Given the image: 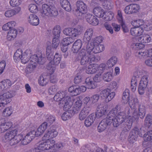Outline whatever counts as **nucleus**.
I'll use <instances>...</instances> for the list:
<instances>
[{"label": "nucleus", "mask_w": 152, "mask_h": 152, "mask_svg": "<svg viewBox=\"0 0 152 152\" xmlns=\"http://www.w3.org/2000/svg\"><path fill=\"white\" fill-rule=\"evenodd\" d=\"M42 16L43 17L55 18L58 15L56 9L53 6L44 4L42 5Z\"/></svg>", "instance_id": "f03ea898"}, {"label": "nucleus", "mask_w": 152, "mask_h": 152, "mask_svg": "<svg viewBox=\"0 0 152 152\" xmlns=\"http://www.w3.org/2000/svg\"><path fill=\"white\" fill-rule=\"evenodd\" d=\"M121 109V105L120 104L116 105L107 114L108 117L115 120L118 116V113L120 112Z\"/></svg>", "instance_id": "ddd939ff"}, {"label": "nucleus", "mask_w": 152, "mask_h": 152, "mask_svg": "<svg viewBox=\"0 0 152 152\" xmlns=\"http://www.w3.org/2000/svg\"><path fill=\"white\" fill-rule=\"evenodd\" d=\"M45 142H39L38 147L32 148L30 151L31 152H46L44 151V147L45 146Z\"/></svg>", "instance_id": "cd10ccee"}, {"label": "nucleus", "mask_w": 152, "mask_h": 152, "mask_svg": "<svg viewBox=\"0 0 152 152\" xmlns=\"http://www.w3.org/2000/svg\"><path fill=\"white\" fill-rule=\"evenodd\" d=\"M130 97L129 90L128 89H126L123 93L122 99L123 100L127 101Z\"/></svg>", "instance_id": "4d7b16f0"}, {"label": "nucleus", "mask_w": 152, "mask_h": 152, "mask_svg": "<svg viewBox=\"0 0 152 152\" xmlns=\"http://www.w3.org/2000/svg\"><path fill=\"white\" fill-rule=\"evenodd\" d=\"M82 41L80 39L77 40L73 44L72 50L74 53H77L82 46Z\"/></svg>", "instance_id": "2f4dec72"}, {"label": "nucleus", "mask_w": 152, "mask_h": 152, "mask_svg": "<svg viewBox=\"0 0 152 152\" xmlns=\"http://www.w3.org/2000/svg\"><path fill=\"white\" fill-rule=\"evenodd\" d=\"M121 115L118 114L117 118L115 120H113L111 118L108 117L107 115V117L102 120L99 124L98 126V132H101L104 131L107 128L108 125H110L112 123L115 127L118 126L123 120L122 116L124 114L121 113Z\"/></svg>", "instance_id": "f257e3e1"}, {"label": "nucleus", "mask_w": 152, "mask_h": 152, "mask_svg": "<svg viewBox=\"0 0 152 152\" xmlns=\"http://www.w3.org/2000/svg\"><path fill=\"white\" fill-rule=\"evenodd\" d=\"M117 61V58L115 56L111 57L107 62L109 68L113 66L116 63Z\"/></svg>", "instance_id": "49530a36"}, {"label": "nucleus", "mask_w": 152, "mask_h": 152, "mask_svg": "<svg viewBox=\"0 0 152 152\" xmlns=\"http://www.w3.org/2000/svg\"><path fill=\"white\" fill-rule=\"evenodd\" d=\"M121 113H123L124 114L122 116V118L123 120L120 125L121 124V128L122 129L123 131L126 132L128 131L131 129L132 125V120L128 118H127L125 113L124 112H120L118 115H121Z\"/></svg>", "instance_id": "423d86ee"}, {"label": "nucleus", "mask_w": 152, "mask_h": 152, "mask_svg": "<svg viewBox=\"0 0 152 152\" xmlns=\"http://www.w3.org/2000/svg\"><path fill=\"white\" fill-rule=\"evenodd\" d=\"M14 92L12 91H10L5 92L0 97V107H3L5 105L11 101V98L13 96Z\"/></svg>", "instance_id": "39448f33"}, {"label": "nucleus", "mask_w": 152, "mask_h": 152, "mask_svg": "<svg viewBox=\"0 0 152 152\" xmlns=\"http://www.w3.org/2000/svg\"><path fill=\"white\" fill-rule=\"evenodd\" d=\"M55 120V117L53 115H49L47 118V122L48 124V126H50L53 123Z\"/></svg>", "instance_id": "0e129e2a"}, {"label": "nucleus", "mask_w": 152, "mask_h": 152, "mask_svg": "<svg viewBox=\"0 0 152 152\" xmlns=\"http://www.w3.org/2000/svg\"><path fill=\"white\" fill-rule=\"evenodd\" d=\"M48 81V80L47 78V76L45 75H41L38 80L39 85L42 86L46 85Z\"/></svg>", "instance_id": "c03bdc74"}, {"label": "nucleus", "mask_w": 152, "mask_h": 152, "mask_svg": "<svg viewBox=\"0 0 152 152\" xmlns=\"http://www.w3.org/2000/svg\"><path fill=\"white\" fill-rule=\"evenodd\" d=\"M91 110L89 107H84L81 111L79 114V118L80 120H84L88 114Z\"/></svg>", "instance_id": "a211bd4d"}, {"label": "nucleus", "mask_w": 152, "mask_h": 152, "mask_svg": "<svg viewBox=\"0 0 152 152\" xmlns=\"http://www.w3.org/2000/svg\"><path fill=\"white\" fill-rule=\"evenodd\" d=\"M22 52V50L21 49H19L16 50L13 57L14 61L15 62L20 60V57L23 55Z\"/></svg>", "instance_id": "37998d69"}, {"label": "nucleus", "mask_w": 152, "mask_h": 152, "mask_svg": "<svg viewBox=\"0 0 152 152\" xmlns=\"http://www.w3.org/2000/svg\"><path fill=\"white\" fill-rule=\"evenodd\" d=\"M147 83L140 82L139 85L138 87V91L140 94H143L148 85Z\"/></svg>", "instance_id": "79ce46f5"}, {"label": "nucleus", "mask_w": 152, "mask_h": 152, "mask_svg": "<svg viewBox=\"0 0 152 152\" xmlns=\"http://www.w3.org/2000/svg\"><path fill=\"white\" fill-rule=\"evenodd\" d=\"M91 52L86 49L83 48L79 52L80 57V63L83 65H87L90 64V55Z\"/></svg>", "instance_id": "7ed1b4c3"}, {"label": "nucleus", "mask_w": 152, "mask_h": 152, "mask_svg": "<svg viewBox=\"0 0 152 152\" xmlns=\"http://www.w3.org/2000/svg\"><path fill=\"white\" fill-rule=\"evenodd\" d=\"M29 11L32 13H35L38 11V8L36 5L31 4L29 6Z\"/></svg>", "instance_id": "052dcab7"}, {"label": "nucleus", "mask_w": 152, "mask_h": 152, "mask_svg": "<svg viewBox=\"0 0 152 152\" xmlns=\"http://www.w3.org/2000/svg\"><path fill=\"white\" fill-rule=\"evenodd\" d=\"M28 21L29 23L33 26H37L39 23V20L38 18L34 14H31L29 15Z\"/></svg>", "instance_id": "6ab92c4d"}, {"label": "nucleus", "mask_w": 152, "mask_h": 152, "mask_svg": "<svg viewBox=\"0 0 152 152\" xmlns=\"http://www.w3.org/2000/svg\"><path fill=\"white\" fill-rule=\"evenodd\" d=\"M49 134L50 135L51 138L56 137L58 135V132L55 129H53L52 128H50L49 129Z\"/></svg>", "instance_id": "680f3d73"}, {"label": "nucleus", "mask_w": 152, "mask_h": 152, "mask_svg": "<svg viewBox=\"0 0 152 152\" xmlns=\"http://www.w3.org/2000/svg\"><path fill=\"white\" fill-rule=\"evenodd\" d=\"M16 24V23L13 21L8 22L4 24L2 26L3 30L7 31L14 27Z\"/></svg>", "instance_id": "ea45409f"}, {"label": "nucleus", "mask_w": 152, "mask_h": 152, "mask_svg": "<svg viewBox=\"0 0 152 152\" xmlns=\"http://www.w3.org/2000/svg\"><path fill=\"white\" fill-rule=\"evenodd\" d=\"M46 55L49 63L47 65L48 69H50L51 67L52 63H53V59L54 58L53 52L51 50V47L48 46L47 47L46 50Z\"/></svg>", "instance_id": "f8f14e48"}, {"label": "nucleus", "mask_w": 152, "mask_h": 152, "mask_svg": "<svg viewBox=\"0 0 152 152\" xmlns=\"http://www.w3.org/2000/svg\"><path fill=\"white\" fill-rule=\"evenodd\" d=\"M17 130L14 129L10 131H8L4 135V138L6 142H9L12 139L17 133Z\"/></svg>", "instance_id": "393cba45"}, {"label": "nucleus", "mask_w": 152, "mask_h": 152, "mask_svg": "<svg viewBox=\"0 0 152 152\" xmlns=\"http://www.w3.org/2000/svg\"><path fill=\"white\" fill-rule=\"evenodd\" d=\"M23 134H20L18 135H16L9 142L10 145L11 146L14 145L18 143L22 139Z\"/></svg>", "instance_id": "c85d7f7f"}, {"label": "nucleus", "mask_w": 152, "mask_h": 152, "mask_svg": "<svg viewBox=\"0 0 152 152\" xmlns=\"http://www.w3.org/2000/svg\"><path fill=\"white\" fill-rule=\"evenodd\" d=\"M76 5L77 8L75 10V14L77 16H81L87 12V6L83 1H78L76 2Z\"/></svg>", "instance_id": "0eeeda50"}, {"label": "nucleus", "mask_w": 152, "mask_h": 152, "mask_svg": "<svg viewBox=\"0 0 152 152\" xmlns=\"http://www.w3.org/2000/svg\"><path fill=\"white\" fill-rule=\"evenodd\" d=\"M67 91H65L62 92H58L54 97V100L57 102H60V103L62 101L66 99V97L69 96L67 94Z\"/></svg>", "instance_id": "dca6fc26"}, {"label": "nucleus", "mask_w": 152, "mask_h": 152, "mask_svg": "<svg viewBox=\"0 0 152 152\" xmlns=\"http://www.w3.org/2000/svg\"><path fill=\"white\" fill-rule=\"evenodd\" d=\"M143 29L147 31H149L152 29V24L148 23H144L142 27Z\"/></svg>", "instance_id": "774afa93"}, {"label": "nucleus", "mask_w": 152, "mask_h": 152, "mask_svg": "<svg viewBox=\"0 0 152 152\" xmlns=\"http://www.w3.org/2000/svg\"><path fill=\"white\" fill-rule=\"evenodd\" d=\"M106 107L99 105L97 108V111L96 113V116L99 118L106 114Z\"/></svg>", "instance_id": "aec40b11"}, {"label": "nucleus", "mask_w": 152, "mask_h": 152, "mask_svg": "<svg viewBox=\"0 0 152 152\" xmlns=\"http://www.w3.org/2000/svg\"><path fill=\"white\" fill-rule=\"evenodd\" d=\"M103 80L107 82L110 81L113 78V76L111 73L108 72L104 74L103 76Z\"/></svg>", "instance_id": "8fccbe9b"}, {"label": "nucleus", "mask_w": 152, "mask_h": 152, "mask_svg": "<svg viewBox=\"0 0 152 152\" xmlns=\"http://www.w3.org/2000/svg\"><path fill=\"white\" fill-rule=\"evenodd\" d=\"M110 89L107 88L102 91L100 92L101 97L105 99V101L107 102L110 101L114 97L115 94L114 92H110Z\"/></svg>", "instance_id": "9d476101"}, {"label": "nucleus", "mask_w": 152, "mask_h": 152, "mask_svg": "<svg viewBox=\"0 0 152 152\" xmlns=\"http://www.w3.org/2000/svg\"><path fill=\"white\" fill-rule=\"evenodd\" d=\"M143 32L142 27H134L130 29V33L133 36H137L141 35Z\"/></svg>", "instance_id": "5701e85b"}, {"label": "nucleus", "mask_w": 152, "mask_h": 152, "mask_svg": "<svg viewBox=\"0 0 152 152\" xmlns=\"http://www.w3.org/2000/svg\"><path fill=\"white\" fill-rule=\"evenodd\" d=\"M85 83L88 89H94L96 87L95 82L90 77H88L86 79Z\"/></svg>", "instance_id": "4c0bfd02"}, {"label": "nucleus", "mask_w": 152, "mask_h": 152, "mask_svg": "<svg viewBox=\"0 0 152 152\" xmlns=\"http://www.w3.org/2000/svg\"><path fill=\"white\" fill-rule=\"evenodd\" d=\"M86 48L91 52H93L94 53H97L102 52L104 50V47L101 44H92L91 43H88L87 44Z\"/></svg>", "instance_id": "6e6552de"}, {"label": "nucleus", "mask_w": 152, "mask_h": 152, "mask_svg": "<svg viewBox=\"0 0 152 152\" xmlns=\"http://www.w3.org/2000/svg\"><path fill=\"white\" fill-rule=\"evenodd\" d=\"M144 124L146 127L149 128L152 124V116L149 114L147 115L145 118Z\"/></svg>", "instance_id": "a19ab883"}, {"label": "nucleus", "mask_w": 152, "mask_h": 152, "mask_svg": "<svg viewBox=\"0 0 152 152\" xmlns=\"http://www.w3.org/2000/svg\"><path fill=\"white\" fill-rule=\"evenodd\" d=\"M31 62L36 64L37 63L40 64H43L45 61V58L42 57V55L40 54L34 55L30 57Z\"/></svg>", "instance_id": "4468645a"}, {"label": "nucleus", "mask_w": 152, "mask_h": 152, "mask_svg": "<svg viewBox=\"0 0 152 152\" xmlns=\"http://www.w3.org/2000/svg\"><path fill=\"white\" fill-rule=\"evenodd\" d=\"M93 33V31L91 28H89L86 30L84 37V40L85 41L86 40L87 41H86V42H88L91 39Z\"/></svg>", "instance_id": "72a5a7b5"}, {"label": "nucleus", "mask_w": 152, "mask_h": 152, "mask_svg": "<svg viewBox=\"0 0 152 152\" xmlns=\"http://www.w3.org/2000/svg\"><path fill=\"white\" fill-rule=\"evenodd\" d=\"M21 62L24 64L27 63L29 60V57L28 56L26 52H25L23 53V55L20 57Z\"/></svg>", "instance_id": "864d4df0"}, {"label": "nucleus", "mask_w": 152, "mask_h": 152, "mask_svg": "<svg viewBox=\"0 0 152 152\" xmlns=\"http://www.w3.org/2000/svg\"><path fill=\"white\" fill-rule=\"evenodd\" d=\"M1 120L2 121H1L0 123L6 130L9 129L12 126V124L10 122H5V121L4 118H2V120H1Z\"/></svg>", "instance_id": "3c124183"}, {"label": "nucleus", "mask_w": 152, "mask_h": 152, "mask_svg": "<svg viewBox=\"0 0 152 152\" xmlns=\"http://www.w3.org/2000/svg\"><path fill=\"white\" fill-rule=\"evenodd\" d=\"M74 37H67L64 38L63 39V44L66 45H68L71 43L73 42L75 39H74Z\"/></svg>", "instance_id": "6e6d98bb"}, {"label": "nucleus", "mask_w": 152, "mask_h": 152, "mask_svg": "<svg viewBox=\"0 0 152 152\" xmlns=\"http://www.w3.org/2000/svg\"><path fill=\"white\" fill-rule=\"evenodd\" d=\"M138 41L142 43H147L150 42L151 40L150 35L147 34H144L137 39Z\"/></svg>", "instance_id": "c9c22d12"}, {"label": "nucleus", "mask_w": 152, "mask_h": 152, "mask_svg": "<svg viewBox=\"0 0 152 152\" xmlns=\"http://www.w3.org/2000/svg\"><path fill=\"white\" fill-rule=\"evenodd\" d=\"M144 23V22L143 20L142 19H138L132 22V24L134 27L140 28L141 26H143Z\"/></svg>", "instance_id": "5fc2aeb1"}, {"label": "nucleus", "mask_w": 152, "mask_h": 152, "mask_svg": "<svg viewBox=\"0 0 152 152\" xmlns=\"http://www.w3.org/2000/svg\"><path fill=\"white\" fill-rule=\"evenodd\" d=\"M59 43L58 38L54 37L52 43V48L54 49L57 48L59 45Z\"/></svg>", "instance_id": "338daca9"}, {"label": "nucleus", "mask_w": 152, "mask_h": 152, "mask_svg": "<svg viewBox=\"0 0 152 152\" xmlns=\"http://www.w3.org/2000/svg\"><path fill=\"white\" fill-rule=\"evenodd\" d=\"M139 134V129L137 127L135 128L132 130L129 134V139L130 141L133 142V140H136Z\"/></svg>", "instance_id": "b1692460"}, {"label": "nucleus", "mask_w": 152, "mask_h": 152, "mask_svg": "<svg viewBox=\"0 0 152 152\" xmlns=\"http://www.w3.org/2000/svg\"><path fill=\"white\" fill-rule=\"evenodd\" d=\"M94 15L99 18L103 17L105 12L104 10L100 7H95L93 10Z\"/></svg>", "instance_id": "c756f323"}, {"label": "nucleus", "mask_w": 152, "mask_h": 152, "mask_svg": "<svg viewBox=\"0 0 152 152\" xmlns=\"http://www.w3.org/2000/svg\"><path fill=\"white\" fill-rule=\"evenodd\" d=\"M61 56L58 53H56L54 56V58L53 59V63H52L51 67L50 69H48L51 70L52 72H54L56 70L57 66L59 64L61 60Z\"/></svg>", "instance_id": "2eb2a0df"}, {"label": "nucleus", "mask_w": 152, "mask_h": 152, "mask_svg": "<svg viewBox=\"0 0 152 152\" xmlns=\"http://www.w3.org/2000/svg\"><path fill=\"white\" fill-rule=\"evenodd\" d=\"M48 126V124L45 122L43 123L37 128V130L35 131L36 134V136L38 137L42 134L46 130Z\"/></svg>", "instance_id": "4be33fe9"}, {"label": "nucleus", "mask_w": 152, "mask_h": 152, "mask_svg": "<svg viewBox=\"0 0 152 152\" xmlns=\"http://www.w3.org/2000/svg\"><path fill=\"white\" fill-rule=\"evenodd\" d=\"M127 101L130 107L133 109H135L138 103V100L135 96H130Z\"/></svg>", "instance_id": "412c9836"}, {"label": "nucleus", "mask_w": 152, "mask_h": 152, "mask_svg": "<svg viewBox=\"0 0 152 152\" xmlns=\"http://www.w3.org/2000/svg\"><path fill=\"white\" fill-rule=\"evenodd\" d=\"M12 109L11 107H7L3 111V115L5 117L9 116L12 114Z\"/></svg>", "instance_id": "603ef678"}, {"label": "nucleus", "mask_w": 152, "mask_h": 152, "mask_svg": "<svg viewBox=\"0 0 152 152\" xmlns=\"http://www.w3.org/2000/svg\"><path fill=\"white\" fill-rule=\"evenodd\" d=\"M86 89V87L83 86H81L78 87L72 86L69 87L68 91L72 93L73 95L76 96L80 94L81 92H85Z\"/></svg>", "instance_id": "9b49d317"}, {"label": "nucleus", "mask_w": 152, "mask_h": 152, "mask_svg": "<svg viewBox=\"0 0 152 152\" xmlns=\"http://www.w3.org/2000/svg\"><path fill=\"white\" fill-rule=\"evenodd\" d=\"M17 34V30L14 28H12L8 32L7 35V39L9 40H13L16 37Z\"/></svg>", "instance_id": "f704fd0d"}, {"label": "nucleus", "mask_w": 152, "mask_h": 152, "mask_svg": "<svg viewBox=\"0 0 152 152\" xmlns=\"http://www.w3.org/2000/svg\"><path fill=\"white\" fill-rule=\"evenodd\" d=\"M60 4L62 8L66 11H70L71 10V6L68 0L60 1Z\"/></svg>", "instance_id": "58836bf2"}, {"label": "nucleus", "mask_w": 152, "mask_h": 152, "mask_svg": "<svg viewBox=\"0 0 152 152\" xmlns=\"http://www.w3.org/2000/svg\"><path fill=\"white\" fill-rule=\"evenodd\" d=\"M52 33L54 36V37L58 38L60 36L61 33V28L59 26H55L53 29Z\"/></svg>", "instance_id": "de8ad7c7"}, {"label": "nucleus", "mask_w": 152, "mask_h": 152, "mask_svg": "<svg viewBox=\"0 0 152 152\" xmlns=\"http://www.w3.org/2000/svg\"><path fill=\"white\" fill-rule=\"evenodd\" d=\"M105 17H102L105 21H110L111 20L113 17L114 14L111 12H106Z\"/></svg>", "instance_id": "bf43d9fd"}, {"label": "nucleus", "mask_w": 152, "mask_h": 152, "mask_svg": "<svg viewBox=\"0 0 152 152\" xmlns=\"http://www.w3.org/2000/svg\"><path fill=\"white\" fill-rule=\"evenodd\" d=\"M21 3V0H10V3L12 7L18 6Z\"/></svg>", "instance_id": "69168bd1"}, {"label": "nucleus", "mask_w": 152, "mask_h": 152, "mask_svg": "<svg viewBox=\"0 0 152 152\" xmlns=\"http://www.w3.org/2000/svg\"><path fill=\"white\" fill-rule=\"evenodd\" d=\"M82 30V28L80 26H78L75 28H65L64 30L63 33L66 35L75 37L81 34Z\"/></svg>", "instance_id": "20e7f679"}, {"label": "nucleus", "mask_w": 152, "mask_h": 152, "mask_svg": "<svg viewBox=\"0 0 152 152\" xmlns=\"http://www.w3.org/2000/svg\"><path fill=\"white\" fill-rule=\"evenodd\" d=\"M103 40V38L102 36L96 37L92 40V44H98L101 43Z\"/></svg>", "instance_id": "e2e57ef3"}, {"label": "nucleus", "mask_w": 152, "mask_h": 152, "mask_svg": "<svg viewBox=\"0 0 152 152\" xmlns=\"http://www.w3.org/2000/svg\"><path fill=\"white\" fill-rule=\"evenodd\" d=\"M144 140L145 142L150 141L152 140V130L147 132L144 135Z\"/></svg>", "instance_id": "09e8293b"}, {"label": "nucleus", "mask_w": 152, "mask_h": 152, "mask_svg": "<svg viewBox=\"0 0 152 152\" xmlns=\"http://www.w3.org/2000/svg\"><path fill=\"white\" fill-rule=\"evenodd\" d=\"M70 99L69 96H67L66 97V99L62 101L60 103L63 105L64 109L65 110H67L68 109H70L71 107L69 105V101Z\"/></svg>", "instance_id": "a18cd8bd"}, {"label": "nucleus", "mask_w": 152, "mask_h": 152, "mask_svg": "<svg viewBox=\"0 0 152 152\" xmlns=\"http://www.w3.org/2000/svg\"><path fill=\"white\" fill-rule=\"evenodd\" d=\"M86 18L87 22L92 25L96 26L99 23L98 19L96 17L91 14H87L86 16Z\"/></svg>", "instance_id": "f3484780"}, {"label": "nucleus", "mask_w": 152, "mask_h": 152, "mask_svg": "<svg viewBox=\"0 0 152 152\" xmlns=\"http://www.w3.org/2000/svg\"><path fill=\"white\" fill-rule=\"evenodd\" d=\"M20 8L17 7L12 9L7 10L4 13L5 16L7 17H10L19 13L20 10Z\"/></svg>", "instance_id": "a878e982"}, {"label": "nucleus", "mask_w": 152, "mask_h": 152, "mask_svg": "<svg viewBox=\"0 0 152 152\" xmlns=\"http://www.w3.org/2000/svg\"><path fill=\"white\" fill-rule=\"evenodd\" d=\"M147 73L144 70L140 69L137 72L138 74L136 76L135 75L132 77L131 82L130 88L131 90L133 92L135 91L136 89L138 79L139 78L140 76L144 75V74H146Z\"/></svg>", "instance_id": "1a4fd4ad"}, {"label": "nucleus", "mask_w": 152, "mask_h": 152, "mask_svg": "<svg viewBox=\"0 0 152 152\" xmlns=\"http://www.w3.org/2000/svg\"><path fill=\"white\" fill-rule=\"evenodd\" d=\"M32 140L31 138L28 135L26 134L22 140L21 143L23 145H26L29 143Z\"/></svg>", "instance_id": "13d9d810"}, {"label": "nucleus", "mask_w": 152, "mask_h": 152, "mask_svg": "<svg viewBox=\"0 0 152 152\" xmlns=\"http://www.w3.org/2000/svg\"><path fill=\"white\" fill-rule=\"evenodd\" d=\"M95 119V117L94 113L89 115L85 121V126L87 127H89L91 126L93 123Z\"/></svg>", "instance_id": "473e14b6"}, {"label": "nucleus", "mask_w": 152, "mask_h": 152, "mask_svg": "<svg viewBox=\"0 0 152 152\" xmlns=\"http://www.w3.org/2000/svg\"><path fill=\"white\" fill-rule=\"evenodd\" d=\"M98 70V65L96 64H90L86 69V72L88 74H93Z\"/></svg>", "instance_id": "bb28decb"}, {"label": "nucleus", "mask_w": 152, "mask_h": 152, "mask_svg": "<svg viewBox=\"0 0 152 152\" xmlns=\"http://www.w3.org/2000/svg\"><path fill=\"white\" fill-rule=\"evenodd\" d=\"M82 104V101L80 100H78L75 102L74 107L71 108L70 109L73 110V112L75 114L77 113L80 110Z\"/></svg>", "instance_id": "e433bc0d"}, {"label": "nucleus", "mask_w": 152, "mask_h": 152, "mask_svg": "<svg viewBox=\"0 0 152 152\" xmlns=\"http://www.w3.org/2000/svg\"><path fill=\"white\" fill-rule=\"evenodd\" d=\"M73 111V110L69 109L64 112L61 116L62 120L65 121L71 118L75 114Z\"/></svg>", "instance_id": "7c9ffc66"}]
</instances>
